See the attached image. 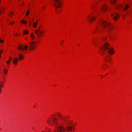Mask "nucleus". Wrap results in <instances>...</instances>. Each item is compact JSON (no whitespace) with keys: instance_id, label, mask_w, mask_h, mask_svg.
Instances as JSON below:
<instances>
[{"instance_id":"nucleus-1","label":"nucleus","mask_w":132,"mask_h":132,"mask_svg":"<svg viewBox=\"0 0 132 132\" xmlns=\"http://www.w3.org/2000/svg\"><path fill=\"white\" fill-rule=\"evenodd\" d=\"M37 41H32L29 42L28 45H24L21 44L19 45L18 47V49L19 51H27L28 48L31 51H33L35 50L37 47Z\"/></svg>"},{"instance_id":"nucleus-2","label":"nucleus","mask_w":132,"mask_h":132,"mask_svg":"<svg viewBox=\"0 0 132 132\" xmlns=\"http://www.w3.org/2000/svg\"><path fill=\"white\" fill-rule=\"evenodd\" d=\"M53 115L51 117H48L46 119V122L49 125L52 126L54 125H57L58 124L57 119L55 117H53Z\"/></svg>"},{"instance_id":"nucleus-3","label":"nucleus","mask_w":132,"mask_h":132,"mask_svg":"<svg viewBox=\"0 0 132 132\" xmlns=\"http://www.w3.org/2000/svg\"><path fill=\"white\" fill-rule=\"evenodd\" d=\"M101 24L103 28H107L109 31H112L113 29V26L108 20L103 21L102 22Z\"/></svg>"},{"instance_id":"nucleus-4","label":"nucleus","mask_w":132,"mask_h":132,"mask_svg":"<svg viewBox=\"0 0 132 132\" xmlns=\"http://www.w3.org/2000/svg\"><path fill=\"white\" fill-rule=\"evenodd\" d=\"M55 2V6L56 9L60 8V9L56 11L57 14H59L61 13L62 11V9L61 8L62 5V3L61 0H53Z\"/></svg>"},{"instance_id":"nucleus-5","label":"nucleus","mask_w":132,"mask_h":132,"mask_svg":"<svg viewBox=\"0 0 132 132\" xmlns=\"http://www.w3.org/2000/svg\"><path fill=\"white\" fill-rule=\"evenodd\" d=\"M87 19L89 22L92 23L96 19V16L95 13L93 12L91 14H89L87 16Z\"/></svg>"},{"instance_id":"nucleus-6","label":"nucleus","mask_w":132,"mask_h":132,"mask_svg":"<svg viewBox=\"0 0 132 132\" xmlns=\"http://www.w3.org/2000/svg\"><path fill=\"white\" fill-rule=\"evenodd\" d=\"M110 44L109 42H105L101 47L100 49H99V52L100 53V50L102 52H105L106 50L108 49L110 47Z\"/></svg>"},{"instance_id":"nucleus-7","label":"nucleus","mask_w":132,"mask_h":132,"mask_svg":"<svg viewBox=\"0 0 132 132\" xmlns=\"http://www.w3.org/2000/svg\"><path fill=\"white\" fill-rule=\"evenodd\" d=\"M37 37L39 38H40L43 36L45 34V31L44 29H42L41 30L38 31L37 34Z\"/></svg>"},{"instance_id":"nucleus-8","label":"nucleus","mask_w":132,"mask_h":132,"mask_svg":"<svg viewBox=\"0 0 132 132\" xmlns=\"http://www.w3.org/2000/svg\"><path fill=\"white\" fill-rule=\"evenodd\" d=\"M108 10L107 5L106 4H104L101 6V10L103 13L106 12Z\"/></svg>"},{"instance_id":"nucleus-9","label":"nucleus","mask_w":132,"mask_h":132,"mask_svg":"<svg viewBox=\"0 0 132 132\" xmlns=\"http://www.w3.org/2000/svg\"><path fill=\"white\" fill-rule=\"evenodd\" d=\"M57 132H65L66 131L65 128L62 126H60L58 127L57 129Z\"/></svg>"},{"instance_id":"nucleus-10","label":"nucleus","mask_w":132,"mask_h":132,"mask_svg":"<svg viewBox=\"0 0 132 132\" xmlns=\"http://www.w3.org/2000/svg\"><path fill=\"white\" fill-rule=\"evenodd\" d=\"M115 9L117 10H120L123 7V5L121 3H118L115 6Z\"/></svg>"},{"instance_id":"nucleus-11","label":"nucleus","mask_w":132,"mask_h":132,"mask_svg":"<svg viewBox=\"0 0 132 132\" xmlns=\"http://www.w3.org/2000/svg\"><path fill=\"white\" fill-rule=\"evenodd\" d=\"M56 115L60 120H64L65 117L63 116L60 113L57 112L56 113Z\"/></svg>"},{"instance_id":"nucleus-12","label":"nucleus","mask_w":132,"mask_h":132,"mask_svg":"<svg viewBox=\"0 0 132 132\" xmlns=\"http://www.w3.org/2000/svg\"><path fill=\"white\" fill-rule=\"evenodd\" d=\"M108 53L110 55H113L115 53L114 48H110L108 50Z\"/></svg>"},{"instance_id":"nucleus-13","label":"nucleus","mask_w":132,"mask_h":132,"mask_svg":"<svg viewBox=\"0 0 132 132\" xmlns=\"http://www.w3.org/2000/svg\"><path fill=\"white\" fill-rule=\"evenodd\" d=\"M119 18V15L118 13H115L114 16L112 17L113 20L114 21L118 20Z\"/></svg>"},{"instance_id":"nucleus-14","label":"nucleus","mask_w":132,"mask_h":132,"mask_svg":"<svg viewBox=\"0 0 132 132\" xmlns=\"http://www.w3.org/2000/svg\"><path fill=\"white\" fill-rule=\"evenodd\" d=\"M18 59L19 60H22L24 58V55L21 53H19L18 55Z\"/></svg>"},{"instance_id":"nucleus-15","label":"nucleus","mask_w":132,"mask_h":132,"mask_svg":"<svg viewBox=\"0 0 132 132\" xmlns=\"http://www.w3.org/2000/svg\"><path fill=\"white\" fill-rule=\"evenodd\" d=\"M30 36L31 38V40L32 41H33L36 39V37L34 34L33 32L30 34Z\"/></svg>"},{"instance_id":"nucleus-16","label":"nucleus","mask_w":132,"mask_h":132,"mask_svg":"<svg viewBox=\"0 0 132 132\" xmlns=\"http://www.w3.org/2000/svg\"><path fill=\"white\" fill-rule=\"evenodd\" d=\"M111 58L108 56H107L104 58V60L105 61L107 62H111Z\"/></svg>"},{"instance_id":"nucleus-17","label":"nucleus","mask_w":132,"mask_h":132,"mask_svg":"<svg viewBox=\"0 0 132 132\" xmlns=\"http://www.w3.org/2000/svg\"><path fill=\"white\" fill-rule=\"evenodd\" d=\"M66 129L67 131H71L73 130V127L71 126H66Z\"/></svg>"},{"instance_id":"nucleus-18","label":"nucleus","mask_w":132,"mask_h":132,"mask_svg":"<svg viewBox=\"0 0 132 132\" xmlns=\"http://www.w3.org/2000/svg\"><path fill=\"white\" fill-rule=\"evenodd\" d=\"M4 85V82L2 81H0V94L2 92V89Z\"/></svg>"},{"instance_id":"nucleus-19","label":"nucleus","mask_w":132,"mask_h":132,"mask_svg":"<svg viewBox=\"0 0 132 132\" xmlns=\"http://www.w3.org/2000/svg\"><path fill=\"white\" fill-rule=\"evenodd\" d=\"M117 2V0H110L109 2L112 5H114V6L116 4Z\"/></svg>"},{"instance_id":"nucleus-20","label":"nucleus","mask_w":132,"mask_h":132,"mask_svg":"<svg viewBox=\"0 0 132 132\" xmlns=\"http://www.w3.org/2000/svg\"><path fill=\"white\" fill-rule=\"evenodd\" d=\"M130 7L129 5L128 4H126L124 6L123 10L124 11H125L127 10Z\"/></svg>"},{"instance_id":"nucleus-21","label":"nucleus","mask_w":132,"mask_h":132,"mask_svg":"<svg viewBox=\"0 0 132 132\" xmlns=\"http://www.w3.org/2000/svg\"><path fill=\"white\" fill-rule=\"evenodd\" d=\"M18 59L17 58H15L13 60V63L14 65H17L18 62Z\"/></svg>"},{"instance_id":"nucleus-22","label":"nucleus","mask_w":132,"mask_h":132,"mask_svg":"<svg viewBox=\"0 0 132 132\" xmlns=\"http://www.w3.org/2000/svg\"><path fill=\"white\" fill-rule=\"evenodd\" d=\"M73 121L71 120H67L66 123L68 125H71L73 124Z\"/></svg>"},{"instance_id":"nucleus-23","label":"nucleus","mask_w":132,"mask_h":132,"mask_svg":"<svg viewBox=\"0 0 132 132\" xmlns=\"http://www.w3.org/2000/svg\"><path fill=\"white\" fill-rule=\"evenodd\" d=\"M20 22L22 24H26L27 23V22L25 20H22L20 21Z\"/></svg>"},{"instance_id":"nucleus-24","label":"nucleus","mask_w":132,"mask_h":132,"mask_svg":"<svg viewBox=\"0 0 132 132\" xmlns=\"http://www.w3.org/2000/svg\"><path fill=\"white\" fill-rule=\"evenodd\" d=\"M29 33V31L28 30L26 29H24L23 32V33L24 35H27Z\"/></svg>"},{"instance_id":"nucleus-25","label":"nucleus","mask_w":132,"mask_h":132,"mask_svg":"<svg viewBox=\"0 0 132 132\" xmlns=\"http://www.w3.org/2000/svg\"><path fill=\"white\" fill-rule=\"evenodd\" d=\"M37 24L38 23L37 22H34L32 25L33 27L35 28H36L37 27Z\"/></svg>"},{"instance_id":"nucleus-26","label":"nucleus","mask_w":132,"mask_h":132,"mask_svg":"<svg viewBox=\"0 0 132 132\" xmlns=\"http://www.w3.org/2000/svg\"><path fill=\"white\" fill-rule=\"evenodd\" d=\"M12 60V58L11 57H10L9 60L7 61L6 62V63L7 65H9L10 63V61Z\"/></svg>"},{"instance_id":"nucleus-27","label":"nucleus","mask_w":132,"mask_h":132,"mask_svg":"<svg viewBox=\"0 0 132 132\" xmlns=\"http://www.w3.org/2000/svg\"><path fill=\"white\" fill-rule=\"evenodd\" d=\"M41 27H39L37 29L35 30V34H37L38 32V31L41 30V29H40Z\"/></svg>"},{"instance_id":"nucleus-28","label":"nucleus","mask_w":132,"mask_h":132,"mask_svg":"<svg viewBox=\"0 0 132 132\" xmlns=\"http://www.w3.org/2000/svg\"><path fill=\"white\" fill-rule=\"evenodd\" d=\"M8 70L6 69H5L3 72V73L4 75H6L7 73Z\"/></svg>"},{"instance_id":"nucleus-29","label":"nucleus","mask_w":132,"mask_h":132,"mask_svg":"<svg viewBox=\"0 0 132 132\" xmlns=\"http://www.w3.org/2000/svg\"><path fill=\"white\" fill-rule=\"evenodd\" d=\"M13 12H10L9 13V16L10 17H12L13 15Z\"/></svg>"},{"instance_id":"nucleus-30","label":"nucleus","mask_w":132,"mask_h":132,"mask_svg":"<svg viewBox=\"0 0 132 132\" xmlns=\"http://www.w3.org/2000/svg\"><path fill=\"white\" fill-rule=\"evenodd\" d=\"M4 10V7L2 8L0 10V15H1L3 13Z\"/></svg>"},{"instance_id":"nucleus-31","label":"nucleus","mask_w":132,"mask_h":132,"mask_svg":"<svg viewBox=\"0 0 132 132\" xmlns=\"http://www.w3.org/2000/svg\"><path fill=\"white\" fill-rule=\"evenodd\" d=\"M108 65L106 64H104L102 67V68L103 69L106 68L108 67Z\"/></svg>"},{"instance_id":"nucleus-32","label":"nucleus","mask_w":132,"mask_h":132,"mask_svg":"<svg viewBox=\"0 0 132 132\" xmlns=\"http://www.w3.org/2000/svg\"><path fill=\"white\" fill-rule=\"evenodd\" d=\"M64 41L63 40H61V42L60 43V45L61 46H63V44L64 43Z\"/></svg>"},{"instance_id":"nucleus-33","label":"nucleus","mask_w":132,"mask_h":132,"mask_svg":"<svg viewBox=\"0 0 132 132\" xmlns=\"http://www.w3.org/2000/svg\"><path fill=\"white\" fill-rule=\"evenodd\" d=\"M48 129V128H46L44 130L40 132H50L49 131L47 130Z\"/></svg>"},{"instance_id":"nucleus-34","label":"nucleus","mask_w":132,"mask_h":132,"mask_svg":"<svg viewBox=\"0 0 132 132\" xmlns=\"http://www.w3.org/2000/svg\"><path fill=\"white\" fill-rule=\"evenodd\" d=\"M30 12L28 10L27 11L26 13V16H28Z\"/></svg>"},{"instance_id":"nucleus-35","label":"nucleus","mask_w":132,"mask_h":132,"mask_svg":"<svg viewBox=\"0 0 132 132\" xmlns=\"http://www.w3.org/2000/svg\"><path fill=\"white\" fill-rule=\"evenodd\" d=\"M4 41L3 40L0 39V43H4Z\"/></svg>"},{"instance_id":"nucleus-36","label":"nucleus","mask_w":132,"mask_h":132,"mask_svg":"<svg viewBox=\"0 0 132 132\" xmlns=\"http://www.w3.org/2000/svg\"><path fill=\"white\" fill-rule=\"evenodd\" d=\"M14 24V21L10 23L9 24V25H11L12 24Z\"/></svg>"},{"instance_id":"nucleus-37","label":"nucleus","mask_w":132,"mask_h":132,"mask_svg":"<svg viewBox=\"0 0 132 132\" xmlns=\"http://www.w3.org/2000/svg\"><path fill=\"white\" fill-rule=\"evenodd\" d=\"M3 51L2 50H0V54H1L2 53Z\"/></svg>"},{"instance_id":"nucleus-38","label":"nucleus","mask_w":132,"mask_h":132,"mask_svg":"<svg viewBox=\"0 0 132 132\" xmlns=\"http://www.w3.org/2000/svg\"><path fill=\"white\" fill-rule=\"evenodd\" d=\"M28 37H26L25 38V39L26 41H27L28 40Z\"/></svg>"},{"instance_id":"nucleus-39","label":"nucleus","mask_w":132,"mask_h":132,"mask_svg":"<svg viewBox=\"0 0 132 132\" xmlns=\"http://www.w3.org/2000/svg\"><path fill=\"white\" fill-rule=\"evenodd\" d=\"M15 36H18V34L17 33H16L15 34Z\"/></svg>"},{"instance_id":"nucleus-40","label":"nucleus","mask_w":132,"mask_h":132,"mask_svg":"<svg viewBox=\"0 0 132 132\" xmlns=\"http://www.w3.org/2000/svg\"><path fill=\"white\" fill-rule=\"evenodd\" d=\"M113 15H114V14H113V13L111 14V16L112 17L113 16Z\"/></svg>"},{"instance_id":"nucleus-41","label":"nucleus","mask_w":132,"mask_h":132,"mask_svg":"<svg viewBox=\"0 0 132 132\" xmlns=\"http://www.w3.org/2000/svg\"><path fill=\"white\" fill-rule=\"evenodd\" d=\"M53 132H57L54 129V130L53 131Z\"/></svg>"},{"instance_id":"nucleus-42","label":"nucleus","mask_w":132,"mask_h":132,"mask_svg":"<svg viewBox=\"0 0 132 132\" xmlns=\"http://www.w3.org/2000/svg\"><path fill=\"white\" fill-rule=\"evenodd\" d=\"M103 41H105L106 40V38H105V39H103Z\"/></svg>"}]
</instances>
